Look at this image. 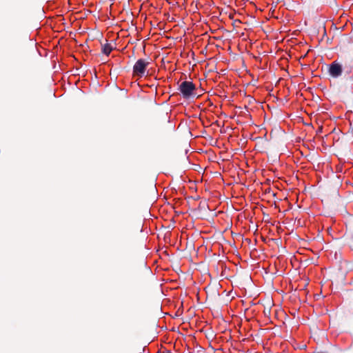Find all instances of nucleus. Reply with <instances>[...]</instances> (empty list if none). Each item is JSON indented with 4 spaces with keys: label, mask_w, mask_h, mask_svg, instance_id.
<instances>
[{
    "label": "nucleus",
    "mask_w": 353,
    "mask_h": 353,
    "mask_svg": "<svg viewBox=\"0 0 353 353\" xmlns=\"http://www.w3.org/2000/svg\"><path fill=\"white\" fill-rule=\"evenodd\" d=\"M195 90V85L192 81H183L179 87V90L182 94L183 97L186 99L196 96Z\"/></svg>",
    "instance_id": "f257e3e1"
},
{
    "label": "nucleus",
    "mask_w": 353,
    "mask_h": 353,
    "mask_svg": "<svg viewBox=\"0 0 353 353\" xmlns=\"http://www.w3.org/2000/svg\"><path fill=\"white\" fill-rule=\"evenodd\" d=\"M149 63V61L145 59H138L133 66L134 74L140 77H143Z\"/></svg>",
    "instance_id": "f03ea898"
},
{
    "label": "nucleus",
    "mask_w": 353,
    "mask_h": 353,
    "mask_svg": "<svg viewBox=\"0 0 353 353\" xmlns=\"http://www.w3.org/2000/svg\"><path fill=\"white\" fill-rule=\"evenodd\" d=\"M343 67L342 65L337 61L332 62L328 65V74L334 79H337L342 75Z\"/></svg>",
    "instance_id": "7ed1b4c3"
},
{
    "label": "nucleus",
    "mask_w": 353,
    "mask_h": 353,
    "mask_svg": "<svg viewBox=\"0 0 353 353\" xmlns=\"http://www.w3.org/2000/svg\"><path fill=\"white\" fill-rule=\"evenodd\" d=\"M112 47L110 43H105L102 46V52L106 55H109L112 50Z\"/></svg>",
    "instance_id": "20e7f679"
},
{
    "label": "nucleus",
    "mask_w": 353,
    "mask_h": 353,
    "mask_svg": "<svg viewBox=\"0 0 353 353\" xmlns=\"http://www.w3.org/2000/svg\"><path fill=\"white\" fill-rule=\"evenodd\" d=\"M323 2L328 4L331 7L336 6V0H323Z\"/></svg>",
    "instance_id": "39448f33"
},
{
    "label": "nucleus",
    "mask_w": 353,
    "mask_h": 353,
    "mask_svg": "<svg viewBox=\"0 0 353 353\" xmlns=\"http://www.w3.org/2000/svg\"><path fill=\"white\" fill-rule=\"evenodd\" d=\"M349 239L353 242V228H350L347 234Z\"/></svg>",
    "instance_id": "423d86ee"
},
{
    "label": "nucleus",
    "mask_w": 353,
    "mask_h": 353,
    "mask_svg": "<svg viewBox=\"0 0 353 353\" xmlns=\"http://www.w3.org/2000/svg\"><path fill=\"white\" fill-rule=\"evenodd\" d=\"M163 120L165 122V123H170V121H169V117H168V114L165 113L163 115Z\"/></svg>",
    "instance_id": "0eeeda50"
},
{
    "label": "nucleus",
    "mask_w": 353,
    "mask_h": 353,
    "mask_svg": "<svg viewBox=\"0 0 353 353\" xmlns=\"http://www.w3.org/2000/svg\"><path fill=\"white\" fill-rule=\"evenodd\" d=\"M350 81H353V79H352V77H350Z\"/></svg>",
    "instance_id": "6e6552de"
}]
</instances>
